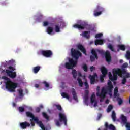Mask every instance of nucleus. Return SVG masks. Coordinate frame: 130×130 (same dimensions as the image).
Wrapping results in <instances>:
<instances>
[{
    "label": "nucleus",
    "instance_id": "1",
    "mask_svg": "<svg viewBox=\"0 0 130 130\" xmlns=\"http://www.w3.org/2000/svg\"><path fill=\"white\" fill-rule=\"evenodd\" d=\"M71 51L72 57L73 58H74L75 60L70 58L69 62H66L65 63V68L68 70H71L73 69V68H75V66H77V64L78 63V59H79V57H80V56H82V53H81L79 50L72 48Z\"/></svg>",
    "mask_w": 130,
    "mask_h": 130
},
{
    "label": "nucleus",
    "instance_id": "2",
    "mask_svg": "<svg viewBox=\"0 0 130 130\" xmlns=\"http://www.w3.org/2000/svg\"><path fill=\"white\" fill-rule=\"evenodd\" d=\"M128 67V63H124L122 66L121 69L119 68H114L112 70L113 76L112 74H111V72L109 73V78L112 81H116L117 80V76L122 78V75H125L126 74V71L125 70L126 68Z\"/></svg>",
    "mask_w": 130,
    "mask_h": 130
},
{
    "label": "nucleus",
    "instance_id": "3",
    "mask_svg": "<svg viewBox=\"0 0 130 130\" xmlns=\"http://www.w3.org/2000/svg\"><path fill=\"white\" fill-rule=\"evenodd\" d=\"M2 79H4L7 90L9 91V92H16V88L18 87V83L13 82L10 78L7 77L6 76H3Z\"/></svg>",
    "mask_w": 130,
    "mask_h": 130
},
{
    "label": "nucleus",
    "instance_id": "4",
    "mask_svg": "<svg viewBox=\"0 0 130 130\" xmlns=\"http://www.w3.org/2000/svg\"><path fill=\"white\" fill-rule=\"evenodd\" d=\"M26 114L27 117H30L34 121H36V123L39 125L40 127H41L42 129L45 130V127L44 126V125H43V123H42V122L41 121H39V119H38L37 117H35L32 113L30 112H26Z\"/></svg>",
    "mask_w": 130,
    "mask_h": 130
},
{
    "label": "nucleus",
    "instance_id": "5",
    "mask_svg": "<svg viewBox=\"0 0 130 130\" xmlns=\"http://www.w3.org/2000/svg\"><path fill=\"white\" fill-rule=\"evenodd\" d=\"M15 63V60H11L9 61H6V62H2L1 64V67H4V68H7L11 72H14L16 69L14 68L12 66Z\"/></svg>",
    "mask_w": 130,
    "mask_h": 130
},
{
    "label": "nucleus",
    "instance_id": "6",
    "mask_svg": "<svg viewBox=\"0 0 130 130\" xmlns=\"http://www.w3.org/2000/svg\"><path fill=\"white\" fill-rule=\"evenodd\" d=\"M0 73L1 74L6 73L7 75L11 79H15L17 77V73L10 71L9 70H3L2 68H0Z\"/></svg>",
    "mask_w": 130,
    "mask_h": 130
},
{
    "label": "nucleus",
    "instance_id": "7",
    "mask_svg": "<svg viewBox=\"0 0 130 130\" xmlns=\"http://www.w3.org/2000/svg\"><path fill=\"white\" fill-rule=\"evenodd\" d=\"M89 26L88 23L85 21H82L80 23V24H76L73 25V27L75 29H78V30H84L85 28Z\"/></svg>",
    "mask_w": 130,
    "mask_h": 130
},
{
    "label": "nucleus",
    "instance_id": "8",
    "mask_svg": "<svg viewBox=\"0 0 130 130\" xmlns=\"http://www.w3.org/2000/svg\"><path fill=\"white\" fill-rule=\"evenodd\" d=\"M104 11H105L104 8L100 6V5H97L96 9L94 10L93 15L95 17H98V16H100Z\"/></svg>",
    "mask_w": 130,
    "mask_h": 130
},
{
    "label": "nucleus",
    "instance_id": "9",
    "mask_svg": "<svg viewBox=\"0 0 130 130\" xmlns=\"http://www.w3.org/2000/svg\"><path fill=\"white\" fill-rule=\"evenodd\" d=\"M113 89V85L110 80H109L108 82V86L106 87L107 92H108L109 95L111 96L112 93V89Z\"/></svg>",
    "mask_w": 130,
    "mask_h": 130
},
{
    "label": "nucleus",
    "instance_id": "10",
    "mask_svg": "<svg viewBox=\"0 0 130 130\" xmlns=\"http://www.w3.org/2000/svg\"><path fill=\"white\" fill-rule=\"evenodd\" d=\"M59 120L60 122H64L65 125H67V116L66 115V114L59 113Z\"/></svg>",
    "mask_w": 130,
    "mask_h": 130
},
{
    "label": "nucleus",
    "instance_id": "11",
    "mask_svg": "<svg viewBox=\"0 0 130 130\" xmlns=\"http://www.w3.org/2000/svg\"><path fill=\"white\" fill-rule=\"evenodd\" d=\"M41 54L43 56H45V57H50L53 54L52 51L50 50H42Z\"/></svg>",
    "mask_w": 130,
    "mask_h": 130
},
{
    "label": "nucleus",
    "instance_id": "12",
    "mask_svg": "<svg viewBox=\"0 0 130 130\" xmlns=\"http://www.w3.org/2000/svg\"><path fill=\"white\" fill-rule=\"evenodd\" d=\"M122 122L124 123V124H126V127L127 130H130V123H127V119H126V117L124 115H122L121 117Z\"/></svg>",
    "mask_w": 130,
    "mask_h": 130
},
{
    "label": "nucleus",
    "instance_id": "13",
    "mask_svg": "<svg viewBox=\"0 0 130 130\" xmlns=\"http://www.w3.org/2000/svg\"><path fill=\"white\" fill-rule=\"evenodd\" d=\"M91 54H92V56H90V60L91 62L94 61H95V58H96V59H98V54H97V53L96 52V51L94 49H92L91 50Z\"/></svg>",
    "mask_w": 130,
    "mask_h": 130
},
{
    "label": "nucleus",
    "instance_id": "14",
    "mask_svg": "<svg viewBox=\"0 0 130 130\" xmlns=\"http://www.w3.org/2000/svg\"><path fill=\"white\" fill-rule=\"evenodd\" d=\"M50 26L51 27H55V31L56 33H59L60 32V25L59 24H56V23H50Z\"/></svg>",
    "mask_w": 130,
    "mask_h": 130
},
{
    "label": "nucleus",
    "instance_id": "15",
    "mask_svg": "<svg viewBox=\"0 0 130 130\" xmlns=\"http://www.w3.org/2000/svg\"><path fill=\"white\" fill-rule=\"evenodd\" d=\"M77 48L81 51V52L83 53V54H85V55H87V50H86V49L85 47H84V46L81 44H79L77 45Z\"/></svg>",
    "mask_w": 130,
    "mask_h": 130
},
{
    "label": "nucleus",
    "instance_id": "16",
    "mask_svg": "<svg viewBox=\"0 0 130 130\" xmlns=\"http://www.w3.org/2000/svg\"><path fill=\"white\" fill-rule=\"evenodd\" d=\"M105 128L104 130H115V126L112 124L108 125V122H105Z\"/></svg>",
    "mask_w": 130,
    "mask_h": 130
},
{
    "label": "nucleus",
    "instance_id": "17",
    "mask_svg": "<svg viewBox=\"0 0 130 130\" xmlns=\"http://www.w3.org/2000/svg\"><path fill=\"white\" fill-rule=\"evenodd\" d=\"M31 125L29 122L25 121L24 122H21L20 123V126L22 129H26L27 127H29Z\"/></svg>",
    "mask_w": 130,
    "mask_h": 130
},
{
    "label": "nucleus",
    "instance_id": "18",
    "mask_svg": "<svg viewBox=\"0 0 130 130\" xmlns=\"http://www.w3.org/2000/svg\"><path fill=\"white\" fill-rule=\"evenodd\" d=\"M105 58L107 62H110L111 61V56L110 55V52L108 51H106Z\"/></svg>",
    "mask_w": 130,
    "mask_h": 130
},
{
    "label": "nucleus",
    "instance_id": "19",
    "mask_svg": "<svg viewBox=\"0 0 130 130\" xmlns=\"http://www.w3.org/2000/svg\"><path fill=\"white\" fill-rule=\"evenodd\" d=\"M97 77L98 75L96 73H94L92 76L90 75V84L92 85L95 84V79Z\"/></svg>",
    "mask_w": 130,
    "mask_h": 130
},
{
    "label": "nucleus",
    "instance_id": "20",
    "mask_svg": "<svg viewBox=\"0 0 130 130\" xmlns=\"http://www.w3.org/2000/svg\"><path fill=\"white\" fill-rule=\"evenodd\" d=\"M129 77V73H126L125 76H123L122 75L123 79L122 80V85H125V83H126V78H128Z\"/></svg>",
    "mask_w": 130,
    "mask_h": 130
},
{
    "label": "nucleus",
    "instance_id": "21",
    "mask_svg": "<svg viewBox=\"0 0 130 130\" xmlns=\"http://www.w3.org/2000/svg\"><path fill=\"white\" fill-rule=\"evenodd\" d=\"M90 34H91V31H85L82 33V35L83 36V37H85V38H87V39H89V38H90Z\"/></svg>",
    "mask_w": 130,
    "mask_h": 130
},
{
    "label": "nucleus",
    "instance_id": "22",
    "mask_svg": "<svg viewBox=\"0 0 130 130\" xmlns=\"http://www.w3.org/2000/svg\"><path fill=\"white\" fill-rule=\"evenodd\" d=\"M72 94L73 96V99L75 100V101H78V96H77L76 90H75L74 88H72Z\"/></svg>",
    "mask_w": 130,
    "mask_h": 130
},
{
    "label": "nucleus",
    "instance_id": "23",
    "mask_svg": "<svg viewBox=\"0 0 130 130\" xmlns=\"http://www.w3.org/2000/svg\"><path fill=\"white\" fill-rule=\"evenodd\" d=\"M101 71L103 75L106 76V75H107V69H106L105 67H102L101 68Z\"/></svg>",
    "mask_w": 130,
    "mask_h": 130
},
{
    "label": "nucleus",
    "instance_id": "24",
    "mask_svg": "<svg viewBox=\"0 0 130 130\" xmlns=\"http://www.w3.org/2000/svg\"><path fill=\"white\" fill-rule=\"evenodd\" d=\"M39 71H40V66H36L35 67H34L32 69V72L35 74H37V73H38Z\"/></svg>",
    "mask_w": 130,
    "mask_h": 130
},
{
    "label": "nucleus",
    "instance_id": "25",
    "mask_svg": "<svg viewBox=\"0 0 130 130\" xmlns=\"http://www.w3.org/2000/svg\"><path fill=\"white\" fill-rule=\"evenodd\" d=\"M95 45H102L103 44V40L100 39V40H96L95 41Z\"/></svg>",
    "mask_w": 130,
    "mask_h": 130
},
{
    "label": "nucleus",
    "instance_id": "26",
    "mask_svg": "<svg viewBox=\"0 0 130 130\" xmlns=\"http://www.w3.org/2000/svg\"><path fill=\"white\" fill-rule=\"evenodd\" d=\"M47 32L48 34L51 35V33L53 32V27H50V26L48 27L47 28Z\"/></svg>",
    "mask_w": 130,
    "mask_h": 130
},
{
    "label": "nucleus",
    "instance_id": "27",
    "mask_svg": "<svg viewBox=\"0 0 130 130\" xmlns=\"http://www.w3.org/2000/svg\"><path fill=\"white\" fill-rule=\"evenodd\" d=\"M61 96H62L63 98H66V99L68 100L70 99V95H69V94L66 92H62L61 93Z\"/></svg>",
    "mask_w": 130,
    "mask_h": 130
},
{
    "label": "nucleus",
    "instance_id": "28",
    "mask_svg": "<svg viewBox=\"0 0 130 130\" xmlns=\"http://www.w3.org/2000/svg\"><path fill=\"white\" fill-rule=\"evenodd\" d=\"M112 119L113 121H116V114L114 111H113L112 113Z\"/></svg>",
    "mask_w": 130,
    "mask_h": 130
},
{
    "label": "nucleus",
    "instance_id": "29",
    "mask_svg": "<svg viewBox=\"0 0 130 130\" xmlns=\"http://www.w3.org/2000/svg\"><path fill=\"white\" fill-rule=\"evenodd\" d=\"M118 93V88H117V87H116L114 90V96L115 97V98H116V97H117Z\"/></svg>",
    "mask_w": 130,
    "mask_h": 130
},
{
    "label": "nucleus",
    "instance_id": "30",
    "mask_svg": "<svg viewBox=\"0 0 130 130\" xmlns=\"http://www.w3.org/2000/svg\"><path fill=\"white\" fill-rule=\"evenodd\" d=\"M118 47L122 51H124L125 50V46L124 45H118Z\"/></svg>",
    "mask_w": 130,
    "mask_h": 130
},
{
    "label": "nucleus",
    "instance_id": "31",
    "mask_svg": "<svg viewBox=\"0 0 130 130\" xmlns=\"http://www.w3.org/2000/svg\"><path fill=\"white\" fill-rule=\"evenodd\" d=\"M97 96H99L101 98V99H104L105 98V93H102V92H101L100 93L99 92L96 93Z\"/></svg>",
    "mask_w": 130,
    "mask_h": 130
},
{
    "label": "nucleus",
    "instance_id": "32",
    "mask_svg": "<svg viewBox=\"0 0 130 130\" xmlns=\"http://www.w3.org/2000/svg\"><path fill=\"white\" fill-rule=\"evenodd\" d=\"M72 75L73 76L74 79H76L77 78V71L74 69L72 70Z\"/></svg>",
    "mask_w": 130,
    "mask_h": 130
},
{
    "label": "nucleus",
    "instance_id": "33",
    "mask_svg": "<svg viewBox=\"0 0 130 130\" xmlns=\"http://www.w3.org/2000/svg\"><path fill=\"white\" fill-rule=\"evenodd\" d=\"M77 81H78L80 87H83V80H82V79L78 78H77Z\"/></svg>",
    "mask_w": 130,
    "mask_h": 130
},
{
    "label": "nucleus",
    "instance_id": "34",
    "mask_svg": "<svg viewBox=\"0 0 130 130\" xmlns=\"http://www.w3.org/2000/svg\"><path fill=\"white\" fill-rule=\"evenodd\" d=\"M42 115L44 118H46L47 120H48L49 119V117L48 116V115L46 114L45 112L42 113Z\"/></svg>",
    "mask_w": 130,
    "mask_h": 130
},
{
    "label": "nucleus",
    "instance_id": "35",
    "mask_svg": "<svg viewBox=\"0 0 130 130\" xmlns=\"http://www.w3.org/2000/svg\"><path fill=\"white\" fill-rule=\"evenodd\" d=\"M54 106L56 107L57 109L59 111H61V110H62V108L60 105L55 104Z\"/></svg>",
    "mask_w": 130,
    "mask_h": 130
},
{
    "label": "nucleus",
    "instance_id": "36",
    "mask_svg": "<svg viewBox=\"0 0 130 130\" xmlns=\"http://www.w3.org/2000/svg\"><path fill=\"white\" fill-rule=\"evenodd\" d=\"M90 100H91V103H94V102H95V93H93L91 95Z\"/></svg>",
    "mask_w": 130,
    "mask_h": 130
},
{
    "label": "nucleus",
    "instance_id": "37",
    "mask_svg": "<svg viewBox=\"0 0 130 130\" xmlns=\"http://www.w3.org/2000/svg\"><path fill=\"white\" fill-rule=\"evenodd\" d=\"M113 108V106H112V105H109L107 109V112H110L111 110H112Z\"/></svg>",
    "mask_w": 130,
    "mask_h": 130
},
{
    "label": "nucleus",
    "instance_id": "38",
    "mask_svg": "<svg viewBox=\"0 0 130 130\" xmlns=\"http://www.w3.org/2000/svg\"><path fill=\"white\" fill-rule=\"evenodd\" d=\"M82 69L84 72H88V66L87 64H84L82 66Z\"/></svg>",
    "mask_w": 130,
    "mask_h": 130
},
{
    "label": "nucleus",
    "instance_id": "39",
    "mask_svg": "<svg viewBox=\"0 0 130 130\" xmlns=\"http://www.w3.org/2000/svg\"><path fill=\"white\" fill-rule=\"evenodd\" d=\"M108 48H109V49H110L111 51H114V48H113V46H112V45L111 44H109L108 45Z\"/></svg>",
    "mask_w": 130,
    "mask_h": 130
},
{
    "label": "nucleus",
    "instance_id": "40",
    "mask_svg": "<svg viewBox=\"0 0 130 130\" xmlns=\"http://www.w3.org/2000/svg\"><path fill=\"white\" fill-rule=\"evenodd\" d=\"M20 97H24V94H23V89L18 90Z\"/></svg>",
    "mask_w": 130,
    "mask_h": 130
},
{
    "label": "nucleus",
    "instance_id": "41",
    "mask_svg": "<svg viewBox=\"0 0 130 130\" xmlns=\"http://www.w3.org/2000/svg\"><path fill=\"white\" fill-rule=\"evenodd\" d=\"M102 36H103V34L99 33L95 35V38H100V37H102Z\"/></svg>",
    "mask_w": 130,
    "mask_h": 130
},
{
    "label": "nucleus",
    "instance_id": "42",
    "mask_svg": "<svg viewBox=\"0 0 130 130\" xmlns=\"http://www.w3.org/2000/svg\"><path fill=\"white\" fill-rule=\"evenodd\" d=\"M126 58H127V59H130V51H127L126 52Z\"/></svg>",
    "mask_w": 130,
    "mask_h": 130
},
{
    "label": "nucleus",
    "instance_id": "43",
    "mask_svg": "<svg viewBox=\"0 0 130 130\" xmlns=\"http://www.w3.org/2000/svg\"><path fill=\"white\" fill-rule=\"evenodd\" d=\"M18 109L20 112H24L25 111V108L23 107H19Z\"/></svg>",
    "mask_w": 130,
    "mask_h": 130
},
{
    "label": "nucleus",
    "instance_id": "44",
    "mask_svg": "<svg viewBox=\"0 0 130 130\" xmlns=\"http://www.w3.org/2000/svg\"><path fill=\"white\" fill-rule=\"evenodd\" d=\"M59 120H55V124L57 126H60V123L59 122Z\"/></svg>",
    "mask_w": 130,
    "mask_h": 130
},
{
    "label": "nucleus",
    "instance_id": "45",
    "mask_svg": "<svg viewBox=\"0 0 130 130\" xmlns=\"http://www.w3.org/2000/svg\"><path fill=\"white\" fill-rule=\"evenodd\" d=\"M106 75H101L100 76V80L101 82H103L104 81V77H105Z\"/></svg>",
    "mask_w": 130,
    "mask_h": 130
},
{
    "label": "nucleus",
    "instance_id": "46",
    "mask_svg": "<svg viewBox=\"0 0 130 130\" xmlns=\"http://www.w3.org/2000/svg\"><path fill=\"white\" fill-rule=\"evenodd\" d=\"M84 85L85 86V89H89V84H88V82H87V81H86L85 82Z\"/></svg>",
    "mask_w": 130,
    "mask_h": 130
},
{
    "label": "nucleus",
    "instance_id": "47",
    "mask_svg": "<svg viewBox=\"0 0 130 130\" xmlns=\"http://www.w3.org/2000/svg\"><path fill=\"white\" fill-rule=\"evenodd\" d=\"M107 92V90H106L105 88H103L102 89V90H101V93H102L105 94H106Z\"/></svg>",
    "mask_w": 130,
    "mask_h": 130
},
{
    "label": "nucleus",
    "instance_id": "48",
    "mask_svg": "<svg viewBox=\"0 0 130 130\" xmlns=\"http://www.w3.org/2000/svg\"><path fill=\"white\" fill-rule=\"evenodd\" d=\"M43 84L45 85L46 88L49 87V84L48 83H47L46 81H44L43 82Z\"/></svg>",
    "mask_w": 130,
    "mask_h": 130
},
{
    "label": "nucleus",
    "instance_id": "49",
    "mask_svg": "<svg viewBox=\"0 0 130 130\" xmlns=\"http://www.w3.org/2000/svg\"><path fill=\"white\" fill-rule=\"evenodd\" d=\"M101 117H102V114H99L98 115V118L96 119V120H100Z\"/></svg>",
    "mask_w": 130,
    "mask_h": 130
},
{
    "label": "nucleus",
    "instance_id": "50",
    "mask_svg": "<svg viewBox=\"0 0 130 130\" xmlns=\"http://www.w3.org/2000/svg\"><path fill=\"white\" fill-rule=\"evenodd\" d=\"M119 101H118V104L119 105H121V104H122V102H123V101H122V99H121V98L119 99Z\"/></svg>",
    "mask_w": 130,
    "mask_h": 130
},
{
    "label": "nucleus",
    "instance_id": "51",
    "mask_svg": "<svg viewBox=\"0 0 130 130\" xmlns=\"http://www.w3.org/2000/svg\"><path fill=\"white\" fill-rule=\"evenodd\" d=\"M88 99H89V95H84V101H88Z\"/></svg>",
    "mask_w": 130,
    "mask_h": 130
},
{
    "label": "nucleus",
    "instance_id": "52",
    "mask_svg": "<svg viewBox=\"0 0 130 130\" xmlns=\"http://www.w3.org/2000/svg\"><path fill=\"white\" fill-rule=\"evenodd\" d=\"M48 22L47 21H44L43 22V26H44L45 27H46V26H48Z\"/></svg>",
    "mask_w": 130,
    "mask_h": 130
},
{
    "label": "nucleus",
    "instance_id": "53",
    "mask_svg": "<svg viewBox=\"0 0 130 130\" xmlns=\"http://www.w3.org/2000/svg\"><path fill=\"white\" fill-rule=\"evenodd\" d=\"M95 69V67L94 66L90 67V72H93V71H94Z\"/></svg>",
    "mask_w": 130,
    "mask_h": 130
},
{
    "label": "nucleus",
    "instance_id": "54",
    "mask_svg": "<svg viewBox=\"0 0 130 130\" xmlns=\"http://www.w3.org/2000/svg\"><path fill=\"white\" fill-rule=\"evenodd\" d=\"M40 110H41V109L40 108H39V107H37V108L36 109V112H37V113L40 112Z\"/></svg>",
    "mask_w": 130,
    "mask_h": 130
},
{
    "label": "nucleus",
    "instance_id": "55",
    "mask_svg": "<svg viewBox=\"0 0 130 130\" xmlns=\"http://www.w3.org/2000/svg\"><path fill=\"white\" fill-rule=\"evenodd\" d=\"M30 121H31V126H34L35 125V123L34 122H32L33 119H31Z\"/></svg>",
    "mask_w": 130,
    "mask_h": 130
},
{
    "label": "nucleus",
    "instance_id": "56",
    "mask_svg": "<svg viewBox=\"0 0 130 130\" xmlns=\"http://www.w3.org/2000/svg\"><path fill=\"white\" fill-rule=\"evenodd\" d=\"M85 95H87V96H89V90L85 91Z\"/></svg>",
    "mask_w": 130,
    "mask_h": 130
},
{
    "label": "nucleus",
    "instance_id": "57",
    "mask_svg": "<svg viewBox=\"0 0 130 130\" xmlns=\"http://www.w3.org/2000/svg\"><path fill=\"white\" fill-rule=\"evenodd\" d=\"M84 103L86 104L87 106L89 105V103H88V101H84Z\"/></svg>",
    "mask_w": 130,
    "mask_h": 130
},
{
    "label": "nucleus",
    "instance_id": "58",
    "mask_svg": "<svg viewBox=\"0 0 130 130\" xmlns=\"http://www.w3.org/2000/svg\"><path fill=\"white\" fill-rule=\"evenodd\" d=\"M35 88H39V84H35Z\"/></svg>",
    "mask_w": 130,
    "mask_h": 130
},
{
    "label": "nucleus",
    "instance_id": "59",
    "mask_svg": "<svg viewBox=\"0 0 130 130\" xmlns=\"http://www.w3.org/2000/svg\"><path fill=\"white\" fill-rule=\"evenodd\" d=\"M105 103H106V104H108V103H109V100L107 99L105 101Z\"/></svg>",
    "mask_w": 130,
    "mask_h": 130
},
{
    "label": "nucleus",
    "instance_id": "60",
    "mask_svg": "<svg viewBox=\"0 0 130 130\" xmlns=\"http://www.w3.org/2000/svg\"><path fill=\"white\" fill-rule=\"evenodd\" d=\"M39 108H43V105H40L39 106Z\"/></svg>",
    "mask_w": 130,
    "mask_h": 130
},
{
    "label": "nucleus",
    "instance_id": "61",
    "mask_svg": "<svg viewBox=\"0 0 130 130\" xmlns=\"http://www.w3.org/2000/svg\"><path fill=\"white\" fill-rule=\"evenodd\" d=\"M78 75L79 76V77H82V73H81V72H79L78 73Z\"/></svg>",
    "mask_w": 130,
    "mask_h": 130
},
{
    "label": "nucleus",
    "instance_id": "62",
    "mask_svg": "<svg viewBox=\"0 0 130 130\" xmlns=\"http://www.w3.org/2000/svg\"><path fill=\"white\" fill-rule=\"evenodd\" d=\"M120 63H123V60H120Z\"/></svg>",
    "mask_w": 130,
    "mask_h": 130
},
{
    "label": "nucleus",
    "instance_id": "63",
    "mask_svg": "<svg viewBox=\"0 0 130 130\" xmlns=\"http://www.w3.org/2000/svg\"><path fill=\"white\" fill-rule=\"evenodd\" d=\"M16 103H13V107H15V106H16Z\"/></svg>",
    "mask_w": 130,
    "mask_h": 130
},
{
    "label": "nucleus",
    "instance_id": "64",
    "mask_svg": "<svg viewBox=\"0 0 130 130\" xmlns=\"http://www.w3.org/2000/svg\"><path fill=\"white\" fill-rule=\"evenodd\" d=\"M96 106H97V103H95L94 105V107H96Z\"/></svg>",
    "mask_w": 130,
    "mask_h": 130
}]
</instances>
